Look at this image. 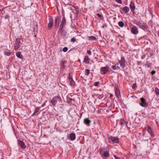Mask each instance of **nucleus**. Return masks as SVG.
Returning a JSON list of instances; mask_svg holds the SVG:
<instances>
[{
	"label": "nucleus",
	"mask_w": 159,
	"mask_h": 159,
	"mask_svg": "<svg viewBox=\"0 0 159 159\" xmlns=\"http://www.w3.org/2000/svg\"><path fill=\"white\" fill-rule=\"evenodd\" d=\"M68 49V48L66 47H65L63 49V51L64 52H66L67 51Z\"/></svg>",
	"instance_id": "obj_37"
},
{
	"label": "nucleus",
	"mask_w": 159,
	"mask_h": 159,
	"mask_svg": "<svg viewBox=\"0 0 159 159\" xmlns=\"http://www.w3.org/2000/svg\"><path fill=\"white\" fill-rule=\"evenodd\" d=\"M45 103H43V104L41 105V107H44V106H45Z\"/></svg>",
	"instance_id": "obj_49"
},
{
	"label": "nucleus",
	"mask_w": 159,
	"mask_h": 159,
	"mask_svg": "<svg viewBox=\"0 0 159 159\" xmlns=\"http://www.w3.org/2000/svg\"><path fill=\"white\" fill-rule=\"evenodd\" d=\"M16 56L18 57L19 58L22 59V56L21 54V53L20 52H16Z\"/></svg>",
	"instance_id": "obj_25"
},
{
	"label": "nucleus",
	"mask_w": 159,
	"mask_h": 159,
	"mask_svg": "<svg viewBox=\"0 0 159 159\" xmlns=\"http://www.w3.org/2000/svg\"><path fill=\"white\" fill-rule=\"evenodd\" d=\"M119 61L122 68L124 69L125 66V60L124 57L123 56H122L121 57V60H119Z\"/></svg>",
	"instance_id": "obj_2"
},
{
	"label": "nucleus",
	"mask_w": 159,
	"mask_h": 159,
	"mask_svg": "<svg viewBox=\"0 0 159 159\" xmlns=\"http://www.w3.org/2000/svg\"><path fill=\"white\" fill-rule=\"evenodd\" d=\"M111 67L113 70L120 69V67L118 66H116V65L112 66H111Z\"/></svg>",
	"instance_id": "obj_28"
},
{
	"label": "nucleus",
	"mask_w": 159,
	"mask_h": 159,
	"mask_svg": "<svg viewBox=\"0 0 159 159\" xmlns=\"http://www.w3.org/2000/svg\"><path fill=\"white\" fill-rule=\"evenodd\" d=\"M99 84V82H96L94 83V85L95 86H98Z\"/></svg>",
	"instance_id": "obj_34"
},
{
	"label": "nucleus",
	"mask_w": 159,
	"mask_h": 159,
	"mask_svg": "<svg viewBox=\"0 0 159 159\" xmlns=\"http://www.w3.org/2000/svg\"><path fill=\"white\" fill-rule=\"evenodd\" d=\"M120 123L121 125H124L125 122V121L124 119H121L120 120Z\"/></svg>",
	"instance_id": "obj_33"
},
{
	"label": "nucleus",
	"mask_w": 159,
	"mask_h": 159,
	"mask_svg": "<svg viewBox=\"0 0 159 159\" xmlns=\"http://www.w3.org/2000/svg\"><path fill=\"white\" fill-rule=\"evenodd\" d=\"M36 113H35V112H34L32 116H34L35 115V114Z\"/></svg>",
	"instance_id": "obj_50"
},
{
	"label": "nucleus",
	"mask_w": 159,
	"mask_h": 159,
	"mask_svg": "<svg viewBox=\"0 0 159 159\" xmlns=\"http://www.w3.org/2000/svg\"><path fill=\"white\" fill-rule=\"evenodd\" d=\"M137 64L139 65L140 64L141 62L140 61H137Z\"/></svg>",
	"instance_id": "obj_47"
},
{
	"label": "nucleus",
	"mask_w": 159,
	"mask_h": 159,
	"mask_svg": "<svg viewBox=\"0 0 159 159\" xmlns=\"http://www.w3.org/2000/svg\"><path fill=\"white\" fill-rule=\"evenodd\" d=\"M18 144L22 149H25L26 147L25 143L21 140H18Z\"/></svg>",
	"instance_id": "obj_7"
},
{
	"label": "nucleus",
	"mask_w": 159,
	"mask_h": 159,
	"mask_svg": "<svg viewBox=\"0 0 159 159\" xmlns=\"http://www.w3.org/2000/svg\"><path fill=\"white\" fill-rule=\"evenodd\" d=\"M116 7H120V6H118V5H116Z\"/></svg>",
	"instance_id": "obj_52"
},
{
	"label": "nucleus",
	"mask_w": 159,
	"mask_h": 159,
	"mask_svg": "<svg viewBox=\"0 0 159 159\" xmlns=\"http://www.w3.org/2000/svg\"><path fill=\"white\" fill-rule=\"evenodd\" d=\"M91 122V120L88 118H85L84 120V123L87 126H89Z\"/></svg>",
	"instance_id": "obj_12"
},
{
	"label": "nucleus",
	"mask_w": 159,
	"mask_h": 159,
	"mask_svg": "<svg viewBox=\"0 0 159 159\" xmlns=\"http://www.w3.org/2000/svg\"><path fill=\"white\" fill-rule=\"evenodd\" d=\"M97 40V38L94 36H90L89 37V40Z\"/></svg>",
	"instance_id": "obj_26"
},
{
	"label": "nucleus",
	"mask_w": 159,
	"mask_h": 159,
	"mask_svg": "<svg viewBox=\"0 0 159 159\" xmlns=\"http://www.w3.org/2000/svg\"><path fill=\"white\" fill-rule=\"evenodd\" d=\"M109 151H105L103 153V156L104 157H106L105 159H107L109 157Z\"/></svg>",
	"instance_id": "obj_23"
},
{
	"label": "nucleus",
	"mask_w": 159,
	"mask_h": 159,
	"mask_svg": "<svg viewBox=\"0 0 159 159\" xmlns=\"http://www.w3.org/2000/svg\"><path fill=\"white\" fill-rule=\"evenodd\" d=\"M84 61L86 63H88L89 62V59L88 56L85 57Z\"/></svg>",
	"instance_id": "obj_24"
},
{
	"label": "nucleus",
	"mask_w": 159,
	"mask_h": 159,
	"mask_svg": "<svg viewBox=\"0 0 159 159\" xmlns=\"http://www.w3.org/2000/svg\"><path fill=\"white\" fill-rule=\"evenodd\" d=\"M70 139L71 140H74L75 139V134L74 133L70 134L69 135Z\"/></svg>",
	"instance_id": "obj_16"
},
{
	"label": "nucleus",
	"mask_w": 159,
	"mask_h": 159,
	"mask_svg": "<svg viewBox=\"0 0 159 159\" xmlns=\"http://www.w3.org/2000/svg\"><path fill=\"white\" fill-rule=\"evenodd\" d=\"M129 7L131 9V11L133 12H134L135 8V6L134 3L133 2H131L129 5Z\"/></svg>",
	"instance_id": "obj_11"
},
{
	"label": "nucleus",
	"mask_w": 159,
	"mask_h": 159,
	"mask_svg": "<svg viewBox=\"0 0 159 159\" xmlns=\"http://www.w3.org/2000/svg\"><path fill=\"white\" fill-rule=\"evenodd\" d=\"M89 111L91 112H94L95 110V107L93 106H90L88 108Z\"/></svg>",
	"instance_id": "obj_18"
},
{
	"label": "nucleus",
	"mask_w": 159,
	"mask_h": 159,
	"mask_svg": "<svg viewBox=\"0 0 159 159\" xmlns=\"http://www.w3.org/2000/svg\"><path fill=\"white\" fill-rule=\"evenodd\" d=\"M140 28L143 30L144 31H146L148 29V27L147 25H142Z\"/></svg>",
	"instance_id": "obj_19"
},
{
	"label": "nucleus",
	"mask_w": 159,
	"mask_h": 159,
	"mask_svg": "<svg viewBox=\"0 0 159 159\" xmlns=\"http://www.w3.org/2000/svg\"><path fill=\"white\" fill-rule=\"evenodd\" d=\"M141 102L140 103V105L143 107H146L148 106V104L145 102V100L143 98H141Z\"/></svg>",
	"instance_id": "obj_9"
},
{
	"label": "nucleus",
	"mask_w": 159,
	"mask_h": 159,
	"mask_svg": "<svg viewBox=\"0 0 159 159\" xmlns=\"http://www.w3.org/2000/svg\"><path fill=\"white\" fill-rule=\"evenodd\" d=\"M96 15L99 17V19H102V17L100 14L99 13H97Z\"/></svg>",
	"instance_id": "obj_35"
},
{
	"label": "nucleus",
	"mask_w": 159,
	"mask_h": 159,
	"mask_svg": "<svg viewBox=\"0 0 159 159\" xmlns=\"http://www.w3.org/2000/svg\"><path fill=\"white\" fill-rule=\"evenodd\" d=\"M115 1L116 2L120 3V4L122 3V2L121 0H115Z\"/></svg>",
	"instance_id": "obj_38"
},
{
	"label": "nucleus",
	"mask_w": 159,
	"mask_h": 159,
	"mask_svg": "<svg viewBox=\"0 0 159 159\" xmlns=\"http://www.w3.org/2000/svg\"><path fill=\"white\" fill-rule=\"evenodd\" d=\"M155 92L157 95H159V89L157 88H155Z\"/></svg>",
	"instance_id": "obj_32"
},
{
	"label": "nucleus",
	"mask_w": 159,
	"mask_h": 159,
	"mask_svg": "<svg viewBox=\"0 0 159 159\" xmlns=\"http://www.w3.org/2000/svg\"><path fill=\"white\" fill-rule=\"evenodd\" d=\"M123 11L125 13H127L129 11V8L127 6H125L121 8Z\"/></svg>",
	"instance_id": "obj_15"
},
{
	"label": "nucleus",
	"mask_w": 159,
	"mask_h": 159,
	"mask_svg": "<svg viewBox=\"0 0 159 159\" xmlns=\"http://www.w3.org/2000/svg\"><path fill=\"white\" fill-rule=\"evenodd\" d=\"M156 73V71L154 70H152L151 72V73L152 74V75H154Z\"/></svg>",
	"instance_id": "obj_44"
},
{
	"label": "nucleus",
	"mask_w": 159,
	"mask_h": 159,
	"mask_svg": "<svg viewBox=\"0 0 159 159\" xmlns=\"http://www.w3.org/2000/svg\"><path fill=\"white\" fill-rule=\"evenodd\" d=\"M39 111V108L38 107H36L35 109V113H36Z\"/></svg>",
	"instance_id": "obj_42"
},
{
	"label": "nucleus",
	"mask_w": 159,
	"mask_h": 159,
	"mask_svg": "<svg viewBox=\"0 0 159 159\" xmlns=\"http://www.w3.org/2000/svg\"><path fill=\"white\" fill-rule=\"evenodd\" d=\"M53 20L52 17H50L49 18V22L48 24V27L51 29L53 27Z\"/></svg>",
	"instance_id": "obj_5"
},
{
	"label": "nucleus",
	"mask_w": 159,
	"mask_h": 159,
	"mask_svg": "<svg viewBox=\"0 0 159 159\" xmlns=\"http://www.w3.org/2000/svg\"><path fill=\"white\" fill-rule=\"evenodd\" d=\"M118 24L120 27H123L124 26V23L122 21H119L118 23Z\"/></svg>",
	"instance_id": "obj_29"
},
{
	"label": "nucleus",
	"mask_w": 159,
	"mask_h": 159,
	"mask_svg": "<svg viewBox=\"0 0 159 159\" xmlns=\"http://www.w3.org/2000/svg\"><path fill=\"white\" fill-rule=\"evenodd\" d=\"M110 139L111 140V141L113 143H119V139L117 137L111 136Z\"/></svg>",
	"instance_id": "obj_10"
},
{
	"label": "nucleus",
	"mask_w": 159,
	"mask_h": 159,
	"mask_svg": "<svg viewBox=\"0 0 159 159\" xmlns=\"http://www.w3.org/2000/svg\"><path fill=\"white\" fill-rule=\"evenodd\" d=\"M109 70V67L107 66L105 67H102L100 69V71L102 75H105Z\"/></svg>",
	"instance_id": "obj_4"
},
{
	"label": "nucleus",
	"mask_w": 159,
	"mask_h": 159,
	"mask_svg": "<svg viewBox=\"0 0 159 159\" xmlns=\"http://www.w3.org/2000/svg\"><path fill=\"white\" fill-rule=\"evenodd\" d=\"M60 18L59 16H57L55 19V26L56 27H58L60 22Z\"/></svg>",
	"instance_id": "obj_13"
},
{
	"label": "nucleus",
	"mask_w": 159,
	"mask_h": 159,
	"mask_svg": "<svg viewBox=\"0 0 159 159\" xmlns=\"http://www.w3.org/2000/svg\"><path fill=\"white\" fill-rule=\"evenodd\" d=\"M134 23L136 25L139 26L140 28L141 26L142 25V24L139 21L136 20H135L134 21Z\"/></svg>",
	"instance_id": "obj_21"
},
{
	"label": "nucleus",
	"mask_w": 159,
	"mask_h": 159,
	"mask_svg": "<svg viewBox=\"0 0 159 159\" xmlns=\"http://www.w3.org/2000/svg\"><path fill=\"white\" fill-rule=\"evenodd\" d=\"M112 94H111L110 95V97H112Z\"/></svg>",
	"instance_id": "obj_53"
},
{
	"label": "nucleus",
	"mask_w": 159,
	"mask_h": 159,
	"mask_svg": "<svg viewBox=\"0 0 159 159\" xmlns=\"http://www.w3.org/2000/svg\"><path fill=\"white\" fill-rule=\"evenodd\" d=\"M102 27H103V28H104V26H103Z\"/></svg>",
	"instance_id": "obj_54"
},
{
	"label": "nucleus",
	"mask_w": 159,
	"mask_h": 159,
	"mask_svg": "<svg viewBox=\"0 0 159 159\" xmlns=\"http://www.w3.org/2000/svg\"><path fill=\"white\" fill-rule=\"evenodd\" d=\"M59 97L60 96L58 95L56 96L53 98L51 101V103L53 106H56V104L57 102V100L59 98Z\"/></svg>",
	"instance_id": "obj_6"
},
{
	"label": "nucleus",
	"mask_w": 159,
	"mask_h": 159,
	"mask_svg": "<svg viewBox=\"0 0 159 159\" xmlns=\"http://www.w3.org/2000/svg\"><path fill=\"white\" fill-rule=\"evenodd\" d=\"M20 40L18 38H16L14 46L15 50L16 51L20 47Z\"/></svg>",
	"instance_id": "obj_1"
},
{
	"label": "nucleus",
	"mask_w": 159,
	"mask_h": 159,
	"mask_svg": "<svg viewBox=\"0 0 159 159\" xmlns=\"http://www.w3.org/2000/svg\"><path fill=\"white\" fill-rule=\"evenodd\" d=\"M66 21L64 16L62 17V20L61 24L65 25H66Z\"/></svg>",
	"instance_id": "obj_27"
},
{
	"label": "nucleus",
	"mask_w": 159,
	"mask_h": 159,
	"mask_svg": "<svg viewBox=\"0 0 159 159\" xmlns=\"http://www.w3.org/2000/svg\"><path fill=\"white\" fill-rule=\"evenodd\" d=\"M87 53L89 55H91L92 54L91 51L90 50L87 51Z\"/></svg>",
	"instance_id": "obj_39"
},
{
	"label": "nucleus",
	"mask_w": 159,
	"mask_h": 159,
	"mask_svg": "<svg viewBox=\"0 0 159 159\" xmlns=\"http://www.w3.org/2000/svg\"><path fill=\"white\" fill-rule=\"evenodd\" d=\"M90 73V70L86 69L85 70V74L86 75L88 76Z\"/></svg>",
	"instance_id": "obj_30"
},
{
	"label": "nucleus",
	"mask_w": 159,
	"mask_h": 159,
	"mask_svg": "<svg viewBox=\"0 0 159 159\" xmlns=\"http://www.w3.org/2000/svg\"><path fill=\"white\" fill-rule=\"evenodd\" d=\"M147 131L150 135L151 136L153 137L154 136V135L153 133V132L151 128L149 125H148L147 126Z\"/></svg>",
	"instance_id": "obj_8"
},
{
	"label": "nucleus",
	"mask_w": 159,
	"mask_h": 159,
	"mask_svg": "<svg viewBox=\"0 0 159 159\" xmlns=\"http://www.w3.org/2000/svg\"><path fill=\"white\" fill-rule=\"evenodd\" d=\"M9 18V16L8 15H6L5 17V19L8 18Z\"/></svg>",
	"instance_id": "obj_46"
},
{
	"label": "nucleus",
	"mask_w": 159,
	"mask_h": 159,
	"mask_svg": "<svg viewBox=\"0 0 159 159\" xmlns=\"http://www.w3.org/2000/svg\"><path fill=\"white\" fill-rule=\"evenodd\" d=\"M114 157L116 159H120V158L115 155H114Z\"/></svg>",
	"instance_id": "obj_45"
},
{
	"label": "nucleus",
	"mask_w": 159,
	"mask_h": 159,
	"mask_svg": "<svg viewBox=\"0 0 159 159\" xmlns=\"http://www.w3.org/2000/svg\"><path fill=\"white\" fill-rule=\"evenodd\" d=\"M131 32L133 34L136 35L139 33L138 27L135 25L131 29Z\"/></svg>",
	"instance_id": "obj_3"
},
{
	"label": "nucleus",
	"mask_w": 159,
	"mask_h": 159,
	"mask_svg": "<svg viewBox=\"0 0 159 159\" xmlns=\"http://www.w3.org/2000/svg\"><path fill=\"white\" fill-rule=\"evenodd\" d=\"M11 53L9 51H6L4 52V54L6 56H10Z\"/></svg>",
	"instance_id": "obj_31"
},
{
	"label": "nucleus",
	"mask_w": 159,
	"mask_h": 159,
	"mask_svg": "<svg viewBox=\"0 0 159 159\" xmlns=\"http://www.w3.org/2000/svg\"><path fill=\"white\" fill-rule=\"evenodd\" d=\"M115 94L117 98H118L120 95V91L117 88H115Z\"/></svg>",
	"instance_id": "obj_17"
},
{
	"label": "nucleus",
	"mask_w": 159,
	"mask_h": 159,
	"mask_svg": "<svg viewBox=\"0 0 159 159\" xmlns=\"http://www.w3.org/2000/svg\"><path fill=\"white\" fill-rule=\"evenodd\" d=\"M128 124V122H126V121H125V123H124V124H125L126 125H127V124Z\"/></svg>",
	"instance_id": "obj_48"
},
{
	"label": "nucleus",
	"mask_w": 159,
	"mask_h": 159,
	"mask_svg": "<svg viewBox=\"0 0 159 159\" xmlns=\"http://www.w3.org/2000/svg\"><path fill=\"white\" fill-rule=\"evenodd\" d=\"M62 29H63L59 28V29L58 31L61 33H62L63 32Z\"/></svg>",
	"instance_id": "obj_40"
},
{
	"label": "nucleus",
	"mask_w": 159,
	"mask_h": 159,
	"mask_svg": "<svg viewBox=\"0 0 159 159\" xmlns=\"http://www.w3.org/2000/svg\"><path fill=\"white\" fill-rule=\"evenodd\" d=\"M65 25H63L61 24H60V27L59 28H61L62 29H63V27H64V26H65Z\"/></svg>",
	"instance_id": "obj_43"
},
{
	"label": "nucleus",
	"mask_w": 159,
	"mask_h": 159,
	"mask_svg": "<svg viewBox=\"0 0 159 159\" xmlns=\"http://www.w3.org/2000/svg\"><path fill=\"white\" fill-rule=\"evenodd\" d=\"M69 81L70 82V84L71 86H73L75 84V82L73 80L72 78L70 76H69L68 77Z\"/></svg>",
	"instance_id": "obj_14"
},
{
	"label": "nucleus",
	"mask_w": 159,
	"mask_h": 159,
	"mask_svg": "<svg viewBox=\"0 0 159 159\" xmlns=\"http://www.w3.org/2000/svg\"><path fill=\"white\" fill-rule=\"evenodd\" d=\"M132 88L133 89H134L136 88V83L133 84Z\"/></svg>",
	"instance_id": "obj_41"
},
{
	"label": "nucleus",
	"mask_w": 159,
	"mask_h": 159,
	"mask_svg": "<svg viewBox=\"0 0 159 159\" xmlns=\"http://www.w3.org/2000/svg\"><path fill=\"white\" fill-rule=\"evenodd\" d=\"M159 37V32H158L157 33Z\"/></svg>",
	"instance_id": "obj_51"
},
{
	"label": "nucleus",
	"mask_w": 159,
	"mask_h": 159,
	"mask_svg": "<svg viewBox=\"0 0 159 159\" xmlns=\"http://www.w3.org/2000/svg\"><path fill=\"white\" fill-rule=\"evenodd\" d=\"M76 41V39L74 37L70 39V41L72 42H74Z\"/></svg>",
	"instance_id": "obj_36"
},
{
	"label": "nucleus",
	"mask_w": 159,
	"mask_h": 159,
	"mask_svg": "<svg viewBox=\"0 0 159 159\" xmlns=\"http://www.w3.org/2000/svg\"><path fill=\"white\" fill-rule=\"evenodd\" d=\"M66 62L65 61H61V62L60 65L61 66V69L63 70L65 68V63Z\"/></svg>",
	"instance_id": "obj_20"
},
{
	"label": "nucleus",
	"mask_w": 159,
	"mask_h": 159,
	"mask_svg": "<svg viewBox=\"0 0 159 159\" xmlns=\"http://www.w3.org/2000/svg\"><path fill=\"white\" fill-rule=\"evenodd\" d=\"M145 65V66H147L148 68H149L152 66V63H151L148 61H147Z\"/></svg>",
	"instance_id": "obj_22"
}]
</instances>
